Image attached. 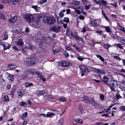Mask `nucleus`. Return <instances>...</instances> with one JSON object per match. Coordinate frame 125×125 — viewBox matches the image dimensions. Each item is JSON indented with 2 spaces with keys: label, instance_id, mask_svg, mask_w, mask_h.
Returning <instances> with one entry per match:
<instances>
[{
  "label": "nucleus",
  "instance_id": "obj_46",
  "mask_svg": "<svg viewBox=\"0 0 125 125\" xmlns=\"http://www.w3.org/2000/svg\"><path fill=\"white\" fill-rule=\"evenodd\" d=\"M84 8L86 10H88V9H89V8H90V4H89L88 5H85Z\"/></svg>",
  "mask_w": 125,
  "mask_h": 125
},
{
  "label": "nucleus",
  "instance_id": "obj_1",
  "mask_svg": "<svg viewBox=\"0 0 125 125\" xmlns=\"http://www.w3.org/2000/svg\"><path fill=\"white\" fill-rule=\"evenodd\" d=\"M26 72L28 75H37V76L40 79L42 82H45L46 80L44 78V77L42 75V74L37 72L35 69H29L26 70Z\"/></svg>",
  "mask_w": 125,
  "mask_h": 125
},
{
  "label": "nucleus",
  "instance_id": "obj_40",
  "mask_svg": "<svg viewBox=\"0 0 125 125\" xmlns=\"http://www.w3.org/2000/svg\"><path fill=\"white\" fill-rule=\"evenodd\" d=\"M116 46H117V47H118V48H120V49H124V47L120 43L117 44Z\"/></svg>",
  "mask_w": 125,
  "mask_h": 125
},
{
  "label": "nucleus",
  "instance_id": "obj_50",
  "mask_svg": "<svg viewBox=\"0 0 125 125\" xmlns=\"http://www.w3.org/2000/svg\"><path fill=\"white\" fill-rule=\"evenodd\" d=\"M96 33H97V34H99V35H102V34H103V31L102 30L96 31Z\"/></svg>",
  "mask_w": 125,
  "mask_h": 125
},
{
  "label": "nucleus",
  "instance_id": "obj_24",
  "mask_svg": "<svg viewBox=\"0 0 125 125\" xmlns=\"http://www.w3.org/2000/svg\"><path fill=\"white\" fill-rule=\"evenodd\" d=\"M61 64L62 67H68V66L70 65L69 62H61Z\"/></svg>",
  "mask_w": 125,
  "mask_h": 125
},
{
  "label": "nucleus",
  "instance_id": "obj_35",
  "mask_svg": "<svg viewBox=\"0 0 125 125\" xmlns=\"http://www.w3.org/2000/svg\"><path fill=\"white\" fill-rule=\"evenodd\" d=\"M25 87H30V86H33V83H26L25 84Z\"/></svg>",
  "mask_w": 125,
  "mask_h": 125
},
{
  "label": "nucleus",
  "instance_id": "obj_6",
  "mask_svg": "<svg viewBox=\"0 0 125 125\" xmlns=\"http://www.w3.org/2000/svg\"><path fill=\"white\" fill-rule=\"evenodd\" d=\"M26 65L29 67H32L36 64V58H30L28 61L25 62Z\"/></svg>",
  "mask_w": 125,
  "mask_h": 125
},
{
  "label": "nucleus",
  "instance_id": "obj_63",
  "mask_svg": "<svg viewBox=\"0 0 125 125\" xmlns=\"http://www.w3.org/2000/svg\"><path fill=\"white\" fill-rule=\"evenodd\" d=\"M121 85L122 87L125 88V82H123L122 83H121Z\"/></svg>",
  "mask_w": 125,
  "mask_h": 125
},
{
  "label": "nucleus",
  "instance_id": "obj_26",
  "mask_svg": "<svg viewBox=\"0 0 125 125\" xmlns=\"http://www.w3.org/2000/svg\"><path fill=\"white\" fill-rule=\"evenodd\" d=\"M83 101L85 102V103H88L89 102V99L88 98V97L87 96H84L83 97Z\"/></svg>",
  "mask_w": 125,
  "mask_h": 125
},
{
  "label": "nucleus",
  "instance_id": "obj_36",
  "mask_svg": "<svg viewBox=\"0 0 125 125\" xmlns=\"http://www.w3.org/2000/svg\"><path fill=\"white\" fill-rule=\"evenodd\" d=\"M78 60H79V61H83L84 59H87L86 58H83L82 56H79L77 57Z\"/></svg>",
  "mask_w": 125,
  "mask_h": 125
},
{
  "label": "nucleus",
  "instance_id": "obj_34",
  "mask_svg": "<svg viewBox=\"0 0 125 125\" xmlns=\"http://www.w3.org/2000/svg\"><path fill=\"white\" fill-rule=\"evenodd\" d=\"M113 38L114 39V40H121V38H120V36L117 35V34H113Z\"/></svg>",
  "mask_w": 125,
  "mask_h": 125
},
{
  "label": "nucleus",
  "instance_id": "obj_18",
  "mask_svg": "<svg viewBox=\"0 0 125 125\" xmlns=\"http://www.w3.org/2000/svg\"><path fill=\"white\" fill-rule=\"evenodd\" d=\"M103 79H104V83H105V84H106V85H107V86L110 87V84L108 83V82L109 81V79L107 78V77L106 76H104V77Z\"/></svg>",
  "mask_w": 125,
  "mask_h": 125
},
{
  "label": "nucleus",
  "instance_id": "obj_11",
  "mask_svg": "<svg viewBox=\"0 0 125 125\" xmlns=\"http://www.w3.org/2000/svg\"><path fill=\"white\" fill-rule=\"evenodd\" d=\"M90 104H91L92 106L94 107H97L99 106V104L96 102L93 99H91V100L89 101Z\"/></svg>",
  "mask_w": 125,
  "mask_h": 125
},
{
  "label": "nucleus",
  "instance_id": "obj_20",
  "mask_svg": "<svg viewBox=\"0 0 125 125\" xmlns=\"http://www.w3.org/2000/svg\"><path fill=\"white\" fill-rule=\"evenodd\" d=\"M32 8H33L36 11V12H40L41 11V7L38 6L37 5H33L31 6Z\"/></svg>",
  "mask_w": 125,
  "mask_h": 125
},
{
  "label": "nucleus",
  "instance_id": "obj_37",
  "mask_svg": "<svg viewBox=\"0 0 125 125\" xmlns=\"http://www.w3.org/2000/svg\"><path fill=\"white\" fill-rule=\"evenodd\" d=\"M0 19H2V20H5V18H4V15H3V13L1 12H0Z\"/></svg>",
  "mask_w": 125,
  "mask_h": 125
},
{
  "label": "nucleus",
  "instance_id": "obj_27",
  "mask_svg": "<svg viewBox=\"0 0 125 125\" xmlns=\"http://www.w3.org/2000/svg\"><path fill=\"white\" fill-rule=\"evenodd\" d=\"M74 122H75V123H79V124H81V125H83V119H76L74 120Z\"/></svg>",
  "mask_w": 125,
  "mask_h": 125
},
{
  "label": "nucleus",
  "instance_id": "obj_52",
  "mask_svg": "<svg viewBox=\"0 0 125 125\" xmlns=\"http://www.w3.org/2000/svg\"><path fill=\"white\" fill-rule=\"evenodd\" d=\"M65 48L67 50H73V49L72 48H71V47H70V46H65Z\"/></svg>",
  "mask_w": 125,
  "mask_h": 125
},
{
  "label": "nucleus",
  "instance_id": "obj_61",
  "mask_svg": "<svg viewBox=\"0 0 125 125\" xmlns=\"http://www.w3.org/2000/svg\"><path fill=\"white\" fill-rule=\"evenodd\" d=\"M28 124V121L27 120H24L22 123V125H26Z\"/></svg>",
  "mask_w": 125,
  "mask_h": 125
},
{
  "label": "nucleus",
  "instance_id": "obj_49",
  "mask_svg": "<svg viewBox=\"0 0 125 125\" xmlns=\"http://www.w3.org/2000/svg\"><path fill=\"white\" fill-rule=\"evenodd\" d=\"M18 96H19L20 97H21V96H23V93L22 92H18Z\"/></svg>",
  "mask_w": 125,
  "mask_h": 125
},
{
  "label": "nucleus",
  "instance_id": "obj_2",
  "mask_svg": "<svg viewBox=\"0 0 125 125\" xmlns=\"http://www.w3.org/2000/svg\"><path fill=\"white\" fill-rule=\"evenodd\" d=\"M42 21L45 24H49V25H52L55 23L56 20L53 17H44Z\"/></svg>",
  "mask_w": 125,
  "mask_h": 125
},
{
  "label": "nucleus",
  "instance_id": "obj_41",
  "mask_svg": "<svg viewBox=\"0 0 125 125\" xmlns=\"http://www.w3.org/2000/svg\"><path fill=\"white\" fill-rule=\"evenodd\" d=\"M47 1V0H41L39 1L40 4H43V3H45Z\"/></svg>",
  "mask_w": 125,
  "mask_h": 125
},
{
  "label": "nucleus",
  "instance_id": "obj_13",
  "mask_svg": "<svg viewBox=\"0 0 125 125\" xmlns=\"http://www.w3.org/2000/svg\"><path fill=\"white\" fill-rule=\"evenodd\" d=\"M15 43L18 45H20V46H24V42H23V40L22 39H20L18 41H16Z\"/></svg>",
  "mask_w": 125,
  "mask_h": 125
},
{
  "label": "nucleus",
  "instance_id": "obj_47",
  "mask_svg": "<svg viewBox=\"0 0 125 125\" xmlns=\"http://www.w3.org/2000/svg\"><path fill=\"white\" fill-rule=\"evenodd\" d=\"M63 21H64V22H65L66 23H69V18H64L63 19Z\"/></svg>",
  "mask_w": 125,
  "mask_h": 125
},
{
  "label": "nucleus",
  "instance_id": "obj_38",
  "mask_svg": "<svg viewBox=\"0 0 125 125\" xmlns=\"http://www.w3.org/2000/svg\"><path fill=\"white\" fill-rule=\"evenodd\" d=\"M59 101H61V102H65V101H66V98H65L64 97H61L59 100Z\"/></svg>",
  "mask_w": 125,
  "mask_h": 125
},
{
  "label": "nucleus",
  "instance_id": "obj_39",
  "mask_svg": "<svg viewBox=\"0 0 125 125\" xmlns=\"http://www.w3.org/2000/svg\"><path fill=\"white\" fill-rule=\"evenodd\" d=\"M100 98L102 101H104V99H105V96L103 95V94H101L100 95Z\"/></svg>",
  "mask_w": 125,
  "mask_h": 125
},
{
  "label": "nucleus",
  "instance_id": "obj_54",
  "mask_svg": "<svg viewBox=\"0 0 125 125\" xmlns=\"http://www.w3.org/2000/svg\"><path fill=\"white\" fill-rule=\"evenodd\" d=\"M120 98H122V97L121 96V95H120V94H117L116 95V100H119Z\"/></svg>",
  "mask_w": 125,
  "mask_h": 125
},
{
  "label": "nucleus",
  "instance_id": "obj_5",
  "mask_svg": "<svg viewBox=\"0 0 125 125\" xmlns=\"http://www.w3.org/2000/svg\"><path fill=\"white\" fill-rule=\"evenodd\" d=\"M23 17L28 22H33L35 21V17L32 15L25 14L23 16Z\"/></svg>",
  "mask_w": 125,
  "mask_h": 125
},
{
  "label": "nucleus",
  "instance_id": "obj_22",
  "mask_svg": "<svg viewBox=\"0 0 125 125\" xmlns=\"http://www.w3.org/2000/svg\"><path fill=\"white\" fill-rule=\"evenodd\" d=\"M13 33H17V34H22V29L21 28L13 29L12 30Z\"/></svg>",
  "mask_w": 125,
  "mask_h": 125
},
{
  "label": "nucleus",
  "instance_id": "obj_30",
  "mask_svg": "<svg viewBox=\"0 0 125 125\" xmlns=\"http://www.w3.org/2000/svg\"><path fill=\"white\" fill-rule=\"evenodd\" d=\"M104 47L105 49H107V50H109V48H110V47H111V45H110L109 44H104Z\"/></svg>",
  "mask_w": 125,
  "mask_h": 125
},
{
  "label": "nucleus",
  "instance_id": "obj_28",
  "mask_svg": "<svg viewBox=\"0 0 125 125\" xmlns=\"http://www.w3.org/2000/svg\"><path fill=\"white\" fill-rule=\"evenodd\" d=\"M28 117V112H25V113H23L21 117V120H24L25 118Z\"/></svg>",
  "mask_w": 125,
  "mask_h": 125
},
{
  "label": "nucleus",
  "instance_id": "obj_45",
  "mask_svg": "<svg viewBox=\"0 0 125 125\" xmlns=\"http://www.w3.org/2000/svg\"><path fill=\"white\" fill-rule=\"evenodd\" d=\"M120 40L121 41L122 43H123L124 45H125V39L124 38H121Z\"/></svg>",
  "mask_w": 125,
  "mask_h": 125
},
{
  "label": "nucleus",
  "instance_id": "obj_42",
  "mask_svg": "<svg viewBox=\"0 0 125 125\" xmlns=\"http://www.w3.org/2000/svg\"><path fill=\"white\" fill-rule=\"evenodd\" d=\"M58 125H63V119H60Z\"/></svg>",
  "mask_w": 125,
  "mask_h": 125
},
{
  "label": "nucleus",
  "instance_id": "obj_25",
  "mask_svg": "<svg viewBox=\"0 0 125 125\" xmlns=\"http://www.w3.org/2000/svg\"><path fill=\"white\" fill-rule=\"evenodd\" d=\"M102 28H105V31L107 33H109V32H111L112 30H111V28L109 26H103V25L101 26Z\"/></svg>",
  "mask_w": 125,
  "mask_h": 125
},
{
  "label": "nucleus",
  "instance_id": "obj_51",
  "mask_svg": "<svg viewBox=\"0 0 125 125\" xmlns=\"http://www.w3.org/2000/svg\"><path fill=\"white\" fill-rule=\"evenodd\" d=\"M121 111H125V106H122L120 107Z\"/></svg>",
  "mask_w": 125,
  "mask_h": 125
},
{
  "label": "nucleus",
  "instance_id": "obj_43",
  "mask_svg": "<svg viewBox=\"0 0 125 125\" xmlns=\"http://www.w3.org/2000/svg\"><path fill=\"white\" fill-rule=\"evenodd\" d=\"M4 99L5 102H8V101H9V98H8V96H4Z\"/></svg>",
  "mask_w": 125,
  "mask_h": 125
},
{
  "label": "nucleus",
  "instance_id": "obj_19",
  "mask_svg": "<svg viewBox=\"0 0 125 125\" xmlns=\"http://www.w3.org/2000/svg\"><path fill=\"white\" fill-rule=\"evenodd\" d=\"M79 67L81 69V70L84 71L86 73H89V71H88V69L86 68V67H85V65H80Z\"/></svg>",
  "mask_w": 125,
  "mask_h": 125
},
{
  "label": "nucleus",
  "instance_id": "obj_9",
  "mask_svg": "<svg viewBox=\"0 0 125 125\" xmlns=\"http://www.w3.org/2000/svg\"><path fill=\"white\" fill-rule=\"evenodd\" d=\"M98 21H99L98 20H95L94 21H91V27H98V26H100L99 23H98Z\"/></svg>",
  "mask_w": 125,
  "mask_h": 125
},
{
  "label": "nucleus",
  "instance_id": "obj_10",
  "mask_svg": "<svg viewBox=\"0 0 125 125\" xmlns=\"http://www.w3.org/2000/svg\"><path fill=\"white\" fill-rule=\"evenodd\" d=\"M50 31L52 32H55V33H57V32H59L60 31V26H53L50 28Z\"/></svg>",
  "mask_w": 125,
  "mask_h": 125
},
{
  "label": "nucleus",
  "instance_id": "obj_23",
  "mask_svg": "<svg viewBox=\"0 0 125 125\" xmlns=\"http://www.w3.org/2000/svg\"><path fill=\"white\" fill-rule=\"evenodd\" d=\"M44 97L46 99H54V97H53V96H52V95L51 94H46L45 96H44Z\"/></svg>",
  "mask_w": 125,
  "mask_h": 125
},
{
  "label": "nucleus",
  "instance_id": "obj_8",
  "mask_svg": "<svg viewBox=\"0 0 125 125\" xmlns=\"http://www.w3.org/2000/svg\"><path fill=\"white\" fill-rule=\"evenodd\" d=\"M48 91L46 90H43L42 91H38L36 93L37 96H41V95H43L44 94H47Z\"/></svg>",
  "mask_w": 125,
  "mask_h": 125
},
{
  "label": "nucleus",
  "instance_id": "obj_15",
  "mask_svg": "<svg viewBox=\"0 0 125 125\" xmlns=\"http://www.w3.org/2000/svg\"><path fill=\"white\" fill-rule=\"evenodd\" d=\"M8 68H9L10 70H15V69H16L17 68V65L12 64H9L7 65Z\"/></svg>",
  "mask_w": 125,
  "mask_h": 125
},
{
  "label": "nucleus",
  "instance_id": "obj_29",
  "mask_svg": "<svg viewBox=\"0 0 125 125\" xmlns=\"http://www.w3.org/2000/svg\"><path fill=\"white\" fill-rule=\"evenodd\" d=\"M96 56H97V58H99L102 62H105V60L104 59V58L102 57L101 55H96Z\"/></svg>",
  "mask_w": 125,
  "mask_h": 125
},
{
  "label": "nucleus",
  "instance_id": "obj_17",
  "mask_svg": "<svg viewBox=\"0 0 125 125\" xmlns=\"http://www.w3.org/2000/svg\"><path fill=\"white\" fill-rule=\"evenodd\" d=\"M3 46L4 50H6V49H9V48H10L11 45L8 43H6L5 44H3Z\"/></svg>",
  "mask_w": 125,
  "mask_h": 125
},
{
  "label": "nucleus",
  "instance_id": "obj_58",
  "mask_svg": "<svg viewBox=\"0 0 125 125\" xmlns=\"http://www.w3.org/2000/svg\"><path fill=\"white\" fill-rule=\"evenodd\" d=\"M64 55L65 56V57H69V54H68V52L65 51L63 53Z\"/></svg>",
  "mask_w": 125,
  "mask_h": 125
},
{
  "label": "nucleus",
  "instance_id": "obj_64",
  "mask_svg": "<svg viewBox=\"0 0 125 125\" xmlns=\"http://www.w3.org/2000/svg\"><path fill=\"white\" fill-rule=\"evenodd\" d=\"M79 110L80 112H81V113H83V108L80 107L79 108Z\"/></svg>",
  "mask_w": 125,
  "mask_h": 125
},
{
  "label": "nucleus",
  "instance_id": "obj_60",
  "mask_svg": "<svg viewBox=\"0 0 125 125\" xmlns=\"http://www.w3.org/2000/svg\"><path fill=\"white\" fill-rule=\"evenodd\" d=\"M110 108H105L104 110V113H107V112H109L110 111Z\"/></svg>",
  "mask_w": 125,
  "mask_h": 125
},
{
  "label": "nucleus",
  "instance_id": "obj_48",
  "mask_svg": "<svg viewBox=\"0 0 125 125\" xmlns=\"http://www.w3.org/2000/svg\"><path fill=\"white\" fill-rule=\"evenodd\" d=\"M21 77L22 78V80H26V79L28 78V76L27 75H22Z\"/></svg>",
  "mask_w": 125,
  "mask_h": 125
},
{
  "label": "nucleus",
  "instance_id": "obj_44",
  "mask_svg": "<svg viewBox=\"0 0 125 125\" xmlns=\"http://www.w3.org/2000/svg\"><path fill=\"white\" fill-rule=\"evenodd\" d=\"M113 57L116 60H119V61H121V60H122V59H121V58L119 56H114Z\"/></svg>",
  "mask_w": 125,
  "mask_h": 125
},
{
  "label": "nucleus",
  "instance_id": "obj_62",
  "mask_svg": "<svg viewBox=\"0 0 125 125\" xmlns=\"http://www.w3.org/2000/svg\"><path fill=\"white\" fill-rule=\"evenodd\" d=\"M7 39H8V35H4L3 40H7Z\"/></svg>",
  "mask_w": 125,
  "mask_h": 125
},
{
  "label": "nucleus",
  "instance_id": "obj_55",
  "mask_svg": "<svg viewBox=\"0 0 125 125\" xmlns=\"http://www.w3.org/2000/svg\"><path fill=\"white\" fill-rule=\"evenodd\" d=\"M74 3L76 5H79L81 3V2L80 1H74Z\"/></svg>",
  "mask_w": 125,
  "mask_h": 125
},
{
  "label": "nucleus",
  "instance_id": "obj_12",
  "mask_svg": "<svg viewBox=\"0 0 125 125\" xmlns=\"http://www.w3.org/2000/svg\"><path fill=\"white\" fill-rule=\"evenodd\" d=\"M109 85L112 86H118V81L115 80H111L109 82Z\"/></svg>",
  "mask_w": 125,
  "mask_h": 125
},
{
  "label": "nucleus",
  "instance_id": "obj_14",
  "mask_svg": "<svg viewBox=\"0 0 125 125\" xmlns=\"http://www.w3.org/2000/svg\"><path fill=\"white\" fill-rule=\"evenodd\" d=\"M94 70H95V71H96V72L98 73V74H100L102 75L106 74V72H105V71H104V70H103V69H99L97 68H94Z\"/></svg>",
  "mask_w": 125,
  "mask_h": 125
},
{
  "label": "nucleus",
  "instance_id": "obj_4",
  "mask_svg": "<svg viewBox=\"0 0 125 125\" xmlns=\"http://www.w3.org/2000/svg\"><path fill=\"white\" fill-rule=\"evenodd\" d=\"M20 2V0H1V3L3 4H10L12 5H16L17 3Z\"/></svg>",
  "mask_w": 125,
  "mask_h": 125
},
{
  "label": "nucleus",
  "instance_id": "obj_33",
  "mask_svg": "<svg viewBox=\"0 0 125 125\" xmlns=\"http://www.w3.org/2000/svg\"><path fill=\"white\" fill-rule=\"evenodd\" d=\"M20 106H22V107H26L27 106V103L24 102H21L19 104Z\"/></svg>",
  "mask_w": 125,
  "mask_h": 125
},
{
  "label": "nucleus",
  "instance_id": "obj_53",
  "mask_svg": "<svg viewBox=\"0 0 125 125\" xmlns=\"http://www.w3.org/2000/svg\"><path fill=\"white\" fill-rule=\"evenodd\" d=\"M110 5L114 6L116 8V7H117V2H114L113 3H110Z\"/></svg>",
  "mask_w": 125,
  "mask_h": 125
},
{
  "label": "nucleus",
  "instance_id": "obj_57",
  "mask_svg": "<svg viewBox=\"0 0 125 125\" xmlns=\"http://www.w3.org/2000/svg\"><path fill=\"white\" fill-rule=\"evenodd\" d=\"M110 89H111L112 91H113L114 92H116V89H115V88L114 87H111V85H110Z\"/></svg>",
  "mask_w": 125,
  "mask_h": 125
},
{
  "label": "nucleus",
  "instance_id": "obj_16",
  "mask_svg": "<svg viewBox=\"0 0 125 125\" xmlns=\"http://www.w3.org/2000/svg\"><path fill=\"white\" fill-rule=\"evenodd\" d=\"M42 18L41 16H38L37 17L36 20L35 21V23L37 26H39V24H40V21H41V19Z\"/></svg>",
  "mask_w": 125,
  "mask_h": 125
},
{
  "label": "nucleus",
  "instance_id": "obj_31",
  "mask_svg": "<svg viewBox=\"0 0 125 125\" xmlns=\"http://www.w3.org/2000/svg\"><path fill=\"white\" fill-rule=\"evenodd\" d=\"M81 8H83V7L74 8V9L75 10V12H76V13H78V14H81V11L78 10L77 9H81Z\"/></svg>",
  "mask_w": 125,
  "mask_h": 125
},
{
  "label": "nucleus",
  "instance_id": "obj_3",
  "mask_svg": "<svg viewBox=\"0 0 125 125\" xmlns=\"http://www.w3.org/2000/svg\"><path fill=\"white\" fill-rule=\"evenodd\" d=\"M67 35L68 37H70L71 38L74 39L75 41H81L83 42V39L79 37V35H77V34H74L71 31L69 30L67 32Z\"/></svg>",
  "mask_w": 125,
  "mask_h": 125
},
{
  "label": "nucleus",
  "instance_id": "obj_21",
  "mask_svg": "<svg viewBox=\"0 0 125 125\" xmlns=\"http://www.w3.org/2000/svg\"><path fill=\"white\" fill-rule=\"evenodd\" d=\"M44 117H47L49 118V117H52V116H55V113H52L51 112H49L47 113V114H43Z\"/></svg>",
  "mask_w": 125,
  "mask_h": 125
},
{
  "label": "nucleus",
  "instance_id": "obj_59",
  "mask_svg": "<svg viewBox=\"0 0 125 125\" xmlns=\"http://www.w3.org/2000/svg\"><path fill=\"white\" fill-rule=\"evenodd\" d=\"M79 19H80V20H84V17H83V16L81 15L79 16Z\"/></svg>",
  "mask_w": 125,
  "mask_h": 125
},
{
  "label": "nucleus",
  "instance_id": "obj_56",
  "mask_svg": "<svg viewBox=\"0 0 125 125\" xmlns=\"http://www.w3.org/2000/svg\"><path fill=\"white\" fill-rule=\"evenodd\" d=\"M59 15H60V17H61L62 18L64 17V13H63V12H61L59 13Z\"/></svg>",
  "mask_w": 125,
  "mask_h": 125
},
{
  "label": "nucleus",
  "instance_id": "obj_7",
  "mask_svg": "<svg viewBox=\"0 0 125 125\" xmlns=\"http://www.w3.org/2000/svg\"><path fill=\"white\" fill-rule=\"evenodd\" d=\"M17 19H18V17L17 16H15L14 17L10 18L8 21L11 23V24H14V23L17 22Z\"/></svg>",
  "mask_w": 125,
  "mask_h": 125
},
{
  "label": "nucleus",
  "instance_id": "obj_32",
  "mask_svg": "<svg viewBox=\"0 0 125 125\" xmlns=\"http://www.w3.org/2000/svg\"><path fill=\"white\" fill-rule=\"evenodd\" d=\"M101 5H104L106 6L108 4V2L107 1H105V0H102L101 1Z\"/></svg>",
  "mask_w": 125,
  "mask_h": 125
}]
</instances>
